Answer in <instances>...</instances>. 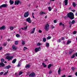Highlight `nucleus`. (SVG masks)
Returning <instances> with one entry per match:
<instances>
[{
    "label": "nucleus",
    "mask_w": 77,
    "mask_h": 77,
    "mask_svg": "<svg viewBox=\"0 0 77 77\" xmlns=\"http://www.w3.org/2000/svg\"><path fill=\"white\" fill-rule=\"evenodd\" d=\"M67 17L70 19V20H73L74 18V15L73 13L70 12L67 14Z\"/></svg>",
    "instance_id": "obj_1"
},
{
    "label": "nucleus",
    "mask_w": 77,
    "mask_h": 77,
    "mask_svg": "<svg viewBox=\"0 0 77 77\" xmlns=\"http://www.w3.org/2000/svg\"><path fill=\"white\" fill-rule=\"evenodd\" d=\"M50 26L48 24H47L45 26V29L46 31H48V30L49 28H50Z\"/></svg>",
    "instance_id": "obj_2"
},
{
    "label": "nucleus",
    "mask_w": 77,
    "mask_h": 77,
    "mask_svg": "<svg viewBox=\"0 0 77 77\" xmlns=\"http://www.w3.org/2000/svg\"><path fill=\"white\" fill-rule=\"evenodd\" d=\"M14 58V57L12 56H7L6 57L5 59L8 60V61H9L10 60H11L12 59Z\"/></svg>",
    "instance_id": "obj_3"
},
{
    "label": "nucleus",
    "mask_w": 77,
    "mask_h": 77,
    "mask_svg": "<svg viewBox=\"0 0 77 77\" xmlns=\"http://www.w3.org/2000/svg\"><path fill=\"white\" fill-rule=\"evenodd\" d=\"M35 76V73L32 72L29 75V77H34Z\"/></svg>",
    "instance_id": "obj_4"
},
{
    "label": "nucleus",
    "mask_w": 77,
    "mask_h": 77,
    "mask_svg": "<svg viewBox=\"0 0 77 77\" xmlns=\"http://www.w3.org/2000/svg\"><path fill=\"white\" fill-rule=\"evenodd\" d=\"M26 22H28L29 23H32V21L30 20V18L29 17L26 19Z\"/></svg>",
    "instance_id": "obj_5"
},
{
    "label": "nucleus",
    "mask_w": 77,
    "mask_h": 77,
    "mask_svg": "<svg viewBox=\"0 0 77 77\" xmlns=\"http://www.w3.org/2000/svg\"><path fill=\"white\" fill-rule=\"evenodd\" d=\"M41 49V48L40 47L38 48H36L35 49V53H37L38 51H39V49Z\"/></svg>",
    "instance_id": "obj_6"
},
{
    "label": "nucleus",
    "mask_w": 77,
    "mask_h": 77,
    "mask_svg": "<svg viewBox=\"0 0 77 77\" xmlns=\"http://www.w3.org/2000/svg\"><path fill=\"white\" fill-rule=\"evenodd\" d=\"M29 12H25L24 14V17L25 18L29 17Z\"/></svg>",
    "instance_id": "obj_7"
},
{
    "label": "nucleus",
    "mask_w": 77,
    "mask_h": 77,
    "mask_svg": "<svg viewBox=\"0 0 77 77\" xmlns=\"http://www.w3.org/2000/svg\"><path fill=\"white\" fill-rule=\"evenodd\" d=\"M7 6V5L6 4H3L0 6V9H2V8H6Z\"/></svg>",
    "instance_id": "obj_8"
},
{
    "label": "nucleus",
    "mask_w": 77,
    "mask_h": 77,
    "mask_svg": "<svg viewBox=\"0 0 77 77\" xmlns=\"http://www.w3.org/2000/svg\"><path fill=\"white\" fill-rule=\"evenodd\" d=\"M5 66V65L3 63L1 62L0 63V67H4Z\"/></svg>",
    "instance_id": "obj_9"
},
{
    "label": "nucleus",
    "mask_w": 77,
    "mask_h": 77,
    "mask_svg": "<svg viewBox=\"0 0 77 77\" xmlns=\"http://www.w3.org/2000/svg\"><path fill=\"white\" fill-rule=\"evenodd\" d=\"M20 3V1H15V2L14 3V5H18V4H19V3Z\"/></svg>",
    "instance_id": "obj_10"
},
{
    "label": "nucleus",
    "mask_w": 77,
    "mask_h": 77,
    "mask_svg": "<svg viewBox=\"0 0 77 77\" xmlns=\"http://www.w3.org/2000/svg\"><path fill=\"white\" fill-rule=\"evenodd\" d=\"M6 29L5 26H2V27H0V30H5Z\"/></svg>",
    "instance_id": "obj_11"
},
{
    "label": "nucleus",
    "mask_w": 77,
    "mask_h": 77,
    "mask_svg": "<svg viewBox=\"0 0 77 77\" xmlns=\"http://www.w3.org/2000/svg\"><path fill=\"white\" fill-rule=\"evenodd\" d=\"M11 67V66L10 65L7 66L5 67V69H9Z\"/></svg>",
    "instance_id": "obj_12"
},
{
    "label": "nucleus",
    "mask_w": 77,
    "mask_h": 77,
    "mask_svg": "<svg viewBox=\"0 0 77 77\" xmlns=\"http://www.w3.org/2000/svg\"><path fill=\"white\" fill-rule=\"evenodd\" d=\"M60 26H62V27H63V28H64L65 27V25L64 24L62 23V22H60Z\"/></svg>",
    "instance_id": "obj_13"
},
{
    "label": "nucleus",
    "mask_w": 77,
    "mask_h": 77,
    "mask_svg": "<svg viewBox=\"0 0 77 77\" xmlns=\"http://www.w3.org/2000/svg\"><path fill=\"white\" fill-rule=\"evenodd\" d=\"M14 1H12V0H10V3L11 5H13L14 4Z\"/></svg>",
    "instance_id": "obj_14"
},
{
    "label": "nucleus",
    "mask_w": 77,
    "mask_h": 77,
    "mask_svg": "<svg viewBox=\"0 0 77 77\" xmlns=\"http://www.w3.org/2000/svg\"><path fill=\"white\" fill-rule=\"evenodd\" d=\"M61 69V68L60 67L59 68V69H58V74L59 75H60V72L61 71V69Z\"/></svg>",
    "instance_id": "obj_15"
},
{
    "label": "nucleus",
    "mask_w": 77,
    "mask_h": 77,
    "mask_svg": "<svg viewBox=\"0 0 77 77\" xmlns=\"http://www.w3.org/2000/svg\"><path fill=\"white\" fill-rule=\"evenodd\" d=\"M35 28H34L33 29V30L30 33L31 34H33V33H34V32H35Z\"/></svg>",
    "instance_id": "obj_16"
},
{
    "label": "nucleus",
    "mask_w": 77,
    "mask_h": 77,
    "mask_svg": "<svg viewBox=\"0 0 77 77\" xmlns=\"http://www.w3.org/2000/svg\"><path fill=\"white\" fill-rule=\"evenodd\" d=\"M50 46V44L48 42H46V47H48Z\"/></svg>",
    "instance_id": "obj_17"
},
{
    "label": "nucleus",
    "mask_w": 77,
    "mask_h": 77,
    "mask_svg": "<svg viewBox=\"0 0 77 77\" xmlns=\"http://www.w3.org/2000/svg\"><path fill=\"white\" fill-rule=\"evenodd\" d=\"M13 49V50H17V47H16V46H15L14 45H13L12 46Z\"/></svg>",
    "instance_id": "obj_18"
},
{
    "label": "nucleus",
    "mask_w": 77,
    "mask_h": 77,
    "mask_svg": "<svg viewBox=\"0 0 77 77\" xmlns=\"http://www.w3.org/2000/svg\"><path fill=\"white\" fill-rule=\"evenodd\" d=\"M68 0H64V3H65V6H66V5H67V4H68Z\"/></svg>",
    "instance_id": "obj_19"
},
{
    "label": "nucleus",
    "mask_w": 77,
    "mask_h": 77,
    "mask_svg": "<svg viewBox=\"0 0 77 77\" xmlns=\"http://www.w3.org/2000/svg\"><path fill=\"white\" fill-rule=\"evenodd\" d=\"M26 68H29L30 67V66L29 64L26 65Z\"/></svg>",
    "instance_id": "obj_20"
},
{
    "label": "nucleus",
    "mask_w": 77,
    "mask_h": 77,
    "mask_svg": "<svg viewBox=\"0 0 77 77\" xmlns=\"http://www.w3.org/2000/svg\"><path fill=\"white\" fill-rule=\"evenodd\" d=\"M16 61H17V59H14L12 61V63H15V62H16Z\"/></svg>",
    "instance_id": "obj_21"
},
{
    "label": "nucleus",
    "mask_w": 77,
    "mask_h": 77,
    "mask_svg": "<svg viewBox=\"0 0 77 77\" xmlns=\"http://www.w3.org/2000/svg\"><path fill=\"white\" fill-rule=\"evenodd\" d=\"M42 65L43 66L44 68H45L47 66V65L45 64V63H42Z\"/></svg>",
    "instance_id": "obj_22"
},
{
    "label": "nucleus",
    "mask_w": 77,
    "mask_h": 77,
    "mask_svg": "<svg viewBox=\"0 0 77 77\" xmlns=\"http://www.w3.org/2000/svg\"><path fill=\"white\" fill-rule=\"evenodd\" d=\"M71 42L69 40H68L67 41V45H68L69 44H70Z\"/></svg>",
    "instance_id": "obj_23"
},
{
    "label": "nucleus",
    "mask_w": 77,
    "mask_h": 77,
    "mask_svg": "<svg viewBox=\"0 0 77 77\" xmlns=\"http://www.w3.org/2000/svg\"><path fill=\"white\" fill-rule=\"evenodd\" d=\"M14 27L13 26H11L10 27V29L11 30H14Z\"/></svg>",
    "instance_id": "obj_24"
},
{
    "label": "nucleus",
    "mask_w": 77,
    "mask_h": 77,
    "mask_svg": "<svg viewBox=\"0 0 77 77\" xmlns=\"http://www.w3.org/2000/svg\"><path fill=\"white\" fill-rule=\"evenodd\" d=\"M43 41L44 42H45V41H46V38H43Z\"/></svg>",
    "instance_id": "obj_25"
},
{
    "label": "nucleus",
    "mask_w": 77,
    "mask_h": 77,
    "mask_svg": "<svg viewBox=\"0 0 77 77\" xmlns=\"http://www.w3.org/2000/svg\"><path fill=\"white\" fill-rule=\"evenodd\" d=\"M42 45V43H38L37 44V46H40V45Z\"/></svg>",
    "instance_id": "obj_26"
},
{
    "label": "nucleus",
    "mask_w": 77,
    "mask_h": 77,
    "mask_svg": "<svg viewBox=\"0 0 77 77\" xmlns=\"http://www.w3.org/2000/svg\"><path fill=\"white\" fill-rule=\"evenodd\" d=\"M15 45H18V41H16L15 42Z\"/></svg>",
    "instance_id": "obj_27"
},
{
    "label": "nucleus",
    "mask_w": 77,
    "mask_h": 77,
    "mask_svg": "<svg viewBox=\"0 0 77 77\" xmlns=\"http://www.w3.org/2000/svg\"><path fill=\"white\" fill-rule=\"evenodd\" d=\"M1 61L2 62H4L5 61V59H4L3 58H2L1 60Z\"/></svg>",
    "instance_id": "obj_28"
},
{
    "label": "nucleus",
    "mask_w": 77,
    "mask_h": 77,
    "mask_svg": "<svg viewBox=\"0 0 77 77\" xmlns=\"http://www.w3.org/2000/svg\"><path fill=\"white\" fill-rule=\"evenodd\" d=\"M51 64H50L48 65V69H50V68L51 67Z\"/></svg>",
    "instance_id": "obj_29"
},
{
    "label": "nucleus",
    "mask_w": 77,
    "mask_h": 77,
    "mask_svg": "<svg viewBox=\"0 0 77 77\" xmlns=\"http://www.w3.org/2000/svg\"><path fill=\"white\" fill-rule=\"evenodd\" d=\"M73 51H74V50L72 49L71 50V51H69V54H71V53H72V52H73Z\"/></svg>",
    "instance_id": "obj_30"
},
{
    "label": "nucleus",
    "mask_w": 77,
    "mask_h": 77,
    "mask_svg": "<svg viewBox=\"0 0 77 77\" xmlns=\"http://www.w3.org/2000/svg\"><path fill=\"white\" fill-rule=\"evenodd\" d=\"M48 9L49 11H51V7H48Z\"/></svg>",
    "instance_id": "obj_31"
},
{
    "label": "nucleus",
    "mask_w": 77,
    "mask_h": 77,
    "mask_svg": "<svg viewBox=\"0 0 77 77\" xmlns=\"http://www.w3.org/2000/svg\"><path fill=\"white\" fill-rule=\"evenodd\" d=\"M22 45H24L25 44V42L23 41H22Z\"/></svg>",
    "instance_id": "obj_32"
},
{
    "label": "nucleus",
    "mask_w": 77,
    "mask_h": 77,
    "mask_svg": "<svg viewBox=\"0 0 77 77\" xmlns=\"http://www.w3.org/2000/svg\"><path fill=\"white\" fill-rule=\"evenodd\" d=\"M73 7H75L76 6V4L75 3H73Z\"/></svg>",
    "instance_id": "obj_33"
},
{
    "label": "nucleus",
    "mask_w": 77,
    "mask_h": 77,
    "mask_svg": "<svg viewBox=\"0 0 77 77\" xmlns=\"http://www.w3.org/2000/svg\"><path fill=\"white\" fill-rule=\"evenodd\" d=\"M16 36L17 38H19V37H20V35L18 34H17Z\"/></svg>",
    "instance_id": "obj_34"
},
{
    "label": "nucleus",
    "mask_w": 77,
    "mask_h": 77,
    "mask_svg": "<svg viewBox=\"0 0 77 77\" xmlns=\"http://www.w3.org/2000/svg\"><path fill=\"white\" fill-rule=\"evenodd\" d=\"M51 36H48V37L47 38V39L48 40V39H51Z\"/></svg>",
    "instance_id": "obj_35"
},
{
    "label": "nucleus",
    "mask_w": 77,
    "mask_h": 77,
    "mask_svg": "<svg viewBox=\"0 0 77 77\" xmlns=\"http://www.w3.org/2000/svg\"><path fill=\"white\" fill-rule=\"evenodd\" d=\"M75 54H74L71 57V58H72V59H73L74 58V57H75Z\"/></svg>",
    "instance_id": "obj_36"
},
{
    "label": "nucleus",
    "mask_w": 77,
    "mask_h": 77,
    "mask_svg": "<svg viewBox=\"0 0 77 77\" xmlns=\"http://www.w3.org/2000/svg\"><path fill=\"white\" fill-rule=\"evenodd\" d=\"M23 74V72H20L19 73V75H21Z\"/></svg>",
    "instance_id": "obj_37"
},
{
    "label": "nucleus",
    "mask_w": 77,
    "mask_h": 77,
    "mask_svg": "<svg viewBox=\"0 0 77 77\" xmlns=\"http://www.w3.org/2000/svg\"><path fill=\"white\" fill-rule=\"evenodd\" d=\"M28 27V26H26V27H24V30H27V29Z\"/></svg>",
    "instance_id": "obj_38"
},
{
    "label": "nucleus",
    "mask_w": 77,
    "mask_h": 77,
    "mask_svg": "<svg viewBox=\"0 0 77 77\" xmlns=\"http://www.w3.org/2000/svg\"><path fill=\"white\" fill-rule=\"evenodd\" d=\"M76 33H77V31H73V35H75V34H76Z\"/></svg>",
    "instance_id": "obj_39"
},
{
    "label": "nucleus",
    "mask_w": 77,
    "mask_h": 77,
    "mask_svg": "<svg viewBox=\"0 0 77 77\" xmlns=\"http://www.w3.org/2000/svg\"><path fill=\"white\" fill-rule=\"evenodd\" d=\"M27 48L25 47H24L23 48V51H25V50H27Z\"/></svg>",
    "instance_id": "obj_40"
},
{
    "label": "nucleus",
    "mask_w": 77,
    "mask_h": 77,
    "mask_svg": "<svg viewBox=\"0 0 77 77\" xmlns=\"http://www.w3.org/2000/svg\"><path fill=\"white\" fill-rule=\"evenodd\" d=\"M43 14V12L41 11L40 12V15H42Z\"/></svg>",
    "instance_id": "obj_41"
},
{
    "label": "nucleus",
    "mask_w": 77,
    "mask_h": 77,
    "mask_svg": "<svg viewBox=\"0 0 77 77\" xmlns=\"http://www.w3.org/2000/svg\"><path fill=\"white\" fill-rule=\"evenodd\" d=\"M4 73V72H1L0 73V74L2 75H3V74Z\"/></svg>",
    "instance_id": "obj_42"
},
{
    "label": "nucleus",
    "mask_w": 77,
    "mask_h": 77,
    "mask_svg": "<svg viewBox=\"0 0 77 77\" xmlns=\"http://www.w3.org/2000/svg\"><path fill=\"white\" fill-rule=\"evenodd\" d=\"M8 73V71H7V72H5L4 74V75H6L7 74V73Z\"/></svg>",
    "instance_id": "obj_43"
},
{
    "label": "nucleus",
    "mask_w": 77,
    "mask_h": 77,
    "mask_svg": "<svg viewBox=\"0 0 77 77\" xmlns=\"http://www.w3.org/2000/svg\"><path fill=\"white\" fill-rule=\"evenodd\" d=\"M74 23H75V21H74V20H73L72 21V24H74Z\"/></svg>",
    "instance_id": "obj_44"
},
{
    "label": "nucleus",
    "mask_w": 77,
    "mask_h": 77,
    "mask_svg": "<svg viewBox=\"0 0 77 77\" xmlns=\"http://www.w3.org/2000/svg\"><path fill=\"white\" fill-rule=\"evenodd\" d=\"M54 23H57V21L56 20H54Z\"/></svg>",
    "instance_id": "obj_45"
},
{
    "label": "nucleus",
    "mask_w": 77,
    "mask_h": 77,
    "mask_svg": "<svg viewBox=\"0 0 77 77\" xmlns=\"http://www.w3.org/2000/svg\"><path fill=\"white\" fill-rule=\"evenodd\" d=\"M52 73V71L51 70H50L49 72V74H51Z\"/></svg>",
    "instance_id": "obj_46"
},
{
    "label": "nucleus",
    "mask_w": 77,
    "mask_h": 77,
    "mask_svg": "<svg viewBox=\"0 0 77 77\" xmlns=\"http://www.w3.org/2000/svg\"><path fill=\"white\" fill-rule=\"evenodd\" d=\"M38 32L39 33H42V31H41V30H40V29H39L38 30Z\"/></svg>",
    "instance_id": "obj_47"
},
{
    "label": "nucleus",
    "mask_w": 77,
    "mask_h": 77,
    "mask_svg": "<svg viewBox=\"0 0 77 77\" xmlns=\"http://www.w3.org/2000/svg\"><path fill=\"white\" fill-rule=\"evenodd\" d=\"M17 66H18V67H19V66H20V64L19 63L17 65Z\"/></svg>",
    "instance_id": "obj_48"
},
{
    "label": "nucleus",
    "mask_w": 77,
    "mask_h": 77,
    "mask_svg": "<svg viewBox=\"0 0 77 77\" xmlns=\"http://www.w3.org/2000/svg\"><path fill=\"white\" fill-rule=\"evenodd\" d=\"M57 41L58 42H60V39H58Z\"/></svg>",
    "instance_id": "obj_49"
},
{
    "label": "nucleus",
    "mask_w": 77,
    "mask_h": 77,
    "mask_svg": "<svg viewBox=\"0 0 77 77\" xmlns=\"http://www.w3.org/2000/svg\"><path fill=\"white\" fill-rule=\"evenodd\" d=\"M6 45H7L6 43H5L3 44V45H4V46H6Z\"/></svg>",
    "instance_id": "obj_50"
},
{
    "label": "nucleus",
    "mask_w": 77,
    "mask_h": 77,
    "mask_svg": "<svg viewBox=\"0 0 77 77\" xmlns=\"http://www.w3.org/2000/svg\"><path fill=\"white\" fill-rule=\"evenodd\" d=\"M21 29H22L23 30H24V29L23 28H21L19 30H21Z\"/></svg>",
    "instance_id": "obj_51"
},
{
    "label": "nucleus",
    "mask_w": 77,
    "mask_h": 77,
    "mask_svg": "<svg viewBox=\"0 0 77 77\" xmlns=\"http://www.w3.org/2000/svg\"><path fill=\"white\" fill-rule=\"evenodd\" d=\"M72 69L73 71H74V67H72Z\"/></svg>",
    "instance_id": "obj_52"
},
{
    "label": "nucleus",
    "mask_w": 77,
    "mask_h": 77,
    "mask_svg": "<svg viewBox=\"0 0 77 77\" xmlns=\"http://www.w3.org/2000/svg\"><path fill=\"white\" fill-rule=\"evenodd\" d=\"M64 39H65L64 38V37H62V41L64 40Z\"/></svg>",
    "instance_id": "obj_53"
},
{
    "label": "nucleus",
    "mask_w": 77,
    "mask_h": 77,
    "mask_svg": "<svg viewBox=\"0 0 77 77\" xmlns=\"http://www.w3.org/2000/svg\"><path fill=\"white\" fill-rule=\"evenodd\" d=\"M2 48H2V47H0V50H2Z\"/></svg>",
    "instance_id": "obj_54"
},
{
    "label": "nucleus",
    "mask_w": 77,
    "mask_h": 77,
    "mask_svg": "<svg viewBox=\"0 0 77 77\" xmlns=\"http://www.w3.org/2000/svg\"><path fill=\"white\" fill-rule=\"evenodd\" d=\"M72 26V24H70V25H69V27L70 28H71V26Z\"/></svg>",
    "instance_id": "obj_55"
},
{
    "label": "nucleus",
    "mask_w": 77,
    "mask_h": 77,
    "mask_svg": "<svg viewBox=\"0 0 77 77\" xmlns=\"http://www.w3.org/2000/svg\"><path fill=\"white\" fill-rule=\"evenodd\" d=\"M45 19L47 18V16H46L45 17Z\"/></svg>",
    "instance_id": "obj_56"
},
{
    "label": "nucleus",
    "mask_w": 77,
    "mask_h": 77,
    "mask_svg": "<svg viewBox=\"0 0 77 77\" xmlns=\"http://www.w3.org/2000/svg\"><path fill=\"white\" fill-rule=\"evenodd\" d=\"M65 76H66V75H64L62 76H61V77H65Z\"/></svg>",
    "instance_id": "obj_57"
},
{
    "label": "nucleus",
    "mask_w": 77,
    "mask_h": 77,
    "mask_svg": "<svg viewBox=\"0 0 77 77\" xmlns=\"http://www.w3.org/2000/svg\"><path fill=\"white\" fill-rule=\"evenodd\" d=\"M11 41V39H8V42L10 41Z\"/></svg>",
    "instance_id": "obj_58"
},
{
    "label": "nucleus",
    "mask_w": 77,
    "mask_h": 77,
    "mask_svg": "<svg viewBox=\"0 0 77 77\" xmlns=\"http://www.w3.org/2000/svg\"><path fill=\"white\" fill-rule=\"evenodd\" d=\"M75 75L76 76H77V72H76V73H75Z\"/></svg>",
    "instance_id": "obj_59"
},
{
    "label": "nucleus",
    "mask_w": 77,
    "mask_h": 77,
    "mask_svg": "<svg viewBox=\"0 0 77 77\" xmlns=\"http://www.w3.org/2000/svg\"><path fill=\"white\" fill-rule=\"evenodd\" d=\"M66 18H67V16H65V17H64V19H66Z\"/></svg>",
    "instance_id": "obj_60"
},
{
    "label": "nucleus",
    "mask_w": 77,
    "mask_h": 77,
    "mask_svg": "<svg viewBox=\"0 0 77 77\" xmlns=\"http://www.w3.org/2000/svg\"><path fill=\"white\" fill-rule=\"evenodd\" d=\"M75 54V56H76V57H77V53H76Z\"/></svg>",
    "instance_id": "obj_61"
},
{
    "label": "nucleus",
    "mask_w": 77,
    "mask_h": 77,
    "mask_svg": "<svg viewBox=\"0 0 77 77\" xmlns=\"http://www.w3.org/2000/svg\"><path fill=\"white\" fill-rule=\"evenodd\" d=\"M55 27L54 26H53V27H52V29H53Z\"/></svg>",
    "instance_id": "obj_62"
},
{
    "label": "nucleus",
    "mask_w": 77,
    "mask_h": 77,
    "mask_svg": "<svg viewBox=\"0 0 77 77\" xmlns=\"http://www.w3.org/2000/svg\"><path fill=\"white\" fill-rule=\"evenodd\" d=\"M6 55H10V54H7Z\"/></svg>",
    "instance_id": "obj_63"
},
{
    "label": "nucleus",
    "mask_w": 77,
    "mask_h": 77,
    "mask_svg": "<svg viewBox=\"0 0 77 77\" xmlns=\"http://www.w3.org/2000/svg\"><path fill=\"white\" fill-rule=\"evenodd\" d=\"M75 15L76 16H77V13H76L75 14Z\"/></svg>",
    "instance_id": "obj_64"
}]
</instances>
